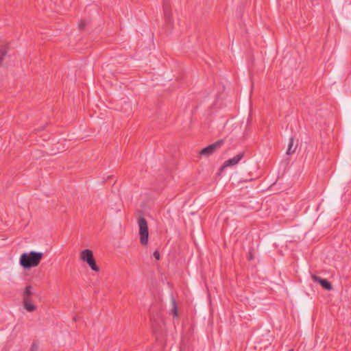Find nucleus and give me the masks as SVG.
Returning <instances> with one entry per match:
<instances>
[{"label":"nucleus","mask_w":351,"mask_h":351,"mask_svg":"<svg viewBox=\"0 0 351 351\" xmlns=\"http://www.w3.org/2000/svg\"><path fill=\"white\" fill-rule=\"evenodd\" d=\"M43 257V252L35 251L25 252L21 255L19 263L25 269L35 267L39 265Z\"/></svg>","instance_id":"f257e3e1"},{"label":"nucleus","mask_w":351,"mask_h":351,"mask_svg":"<svg viewBox=\"0 0 351 351\" xmlns=\"http://www.w3.org/2000/svg\"><path fill=\"white\" fill-rule=\"evenodd\" d=\"M138 226L139 228L140 243L143 245H146L148 243L149 238V230L147 220L143 217H138Z\"/></svg>","instance_id":"f03ea898"},{"label":"nucleus","mask_w":351,"mask_h":351,"mask_svg":"<svg viewBox=\"0 0 351 351\" xmlns=\"http://www.w3.org/2000/svg\"><path fill=\"white\" fill-rule=\"evenodd\" d=\"M223 141L219 140L204 148H203L200 152L199 154L204 156H211L219 147L223 145Z\"/></svg>","instance_id":"7ed1b4c3"},{"label":"nucleus","mask_w":351,"mask_h":351,"mask_svg":"<svg viewBox=\"0 0 351 351\" xmlns=\"http://www.w3.org/2000/svg\"><path fill=\"white\" fill-rule=\"evenodd\" d=\"M311 278L313 281L319 283L326 290H331L332 289L331 284L326 279L321 278L316 275H312Z\"/></svg>","instance_id":"20e7f679"},{"label":"nucleus","mask_w":351,"mask_h":351,"mask_svg":"<svg viewBox=\"0 0 351 351\" xmlns=\"http://www.w3.org/2000/svg\"><path fill=\"white\" fill-rule=\"evenodd\" d=\"M243 153H241V154H239L237 155H236L235 156H234L233 158H230L228 160H227L223 165V167H230V166H234L237 164L239 163V162L242 159V158L243 157Z\"/></svg>","instance_id":"39448f33"},{"label":"nucleus","mask_w":351,"mask_h":351,"mask_svg":"<svg viewBox=\"0 0 351 351\" xmlns=\"http://www.w3.org/2000/svg\"><path fill=\"white\" fill-rule=\"evenodd\" d=\"M80 258L82 261L88 263L94 258L93 253L88 249L84 250L80 254Z\"/></svg>","instance_id":"423d86ee"},{"label":"nucleus","mask_w":351,"mask_h":351,"mask_svg":"<svg viewBox=\"0 0 351 351\" xmlns=\"http://www.w3.org/2000/svg\"><path fill=\"white\" fill-rule=\"evenodd\" d=\"M294 139L293 137H291L289 140V143L288 145V149L286 152L287 155H291L295 152L296 146H294Z\"/></svg>","instance_id":"0eeeda50"},{"label":"nucleus","mask_w":351,"mask_h":351,"mask_svg":"<svg viewBox=\"0 0 351 351\" xmlns=\"http://www.w3.org/2000/svg\"><path fill=\"white\" fill-rule=\"evenodd\" d=\"M23 301L24 307L27 311L32 312L35 310L36 307L31 303L29 299H23Z\"/></svg>","instance_id":"6e6552de"},{"label":"nucleus","mask_w":351,"mask_h":351,"mask_svg":"<svg viewBox=\"0 0 351 351\" xmlns=\"http://www.w3.org/2000/svg\"><path fill=\"white\" fill-rule=\"evenodd\" d=\"M163 12H164V15H165V19L167 21H169L170 19L171 10H170V6L167 3H165L163 4Z\"/></svg>","instance_id":"1a4fd4ad"},{"label":"nucleus","mask_w":351,"mask_h":351,"mask_svg":"<svg viewBox=\"0 0 351 351\" xmlns=\"http://www.w3.org/2000/svg\"><path fill=\"white\" fill-rule=\"evenodd\" d=\"M32 294V287L29 285L27 286L23 291V299H29V296Z\"/></svg>","instance_id":"9d476101"},{"label":"nucleus","mask_w":351,"mask_h":351,"mask_svg":"<svg viewBox=\"0 0 351 351\" xmlns=\"http://www.w3.org/2000/svg\"><path fill=\"white\" fill-rule=\"evenodd\" d=\"M8 51V47L7 46H3L1 49H0V66L2 64V61L3 60V58L6 56Z\"/></svg>","instance_id":"9b49d317"},{"label":"nucleus","mask_w":351,"mask_h":351,"mask_svg":"<svg viewBox=\"0 0 351 351\" xmlns=\"http://www.w3.org/2000/svg\"><path fill=\"white\" fill-rule=\"evenodd\" d=\"M87 264L89 265V267L94 271H99V267L97 265L96 262L94 259V258L88 261Z\"/></svg>","instance_id":"f8f14e48"},{"label":"nucleus","mask_w":351,"mask_h":351,"mask_svg":"<svg viewBox=\"0 0 351 351\" xmlns=\"http://www.w3.org/2000/svg\"><path fill=\"white\" fill-rule=\"evenodd\" d=\"M172 304H173V315L177 316L178 315V311H177V306H176V302L174 298H172Z\"/></svg>","instance_id":"ddd939ff"},{"label":"nucleus","mask_w":351,"mask_h":351,"mask_svg":"<svg viewBox=\"0 0 351 351\" xmlns=\"http://www.w3.org/2000/svg\"><path fill=\"white\" fill-rule=\"evenodd\" d=\"M38 350V346L36 343H33L31 346L29 351H37Z\"/></svg>","instance_id":"4468645a"},{"label":"nucleus","mask_w":351,"mask_h":351,"mask_svg":"<svg viewBox=\"0 0 351 351\" xmlns=\"http://www.w3.org/2000/svg\"><path fill=\"white\" fill-rule=\"evenodd\" d=\"M154 256L156 260H159L160 258V253L158 251H155L154 252Z\"/></svg>","instance_id":"2eb2a0df"}]
</instances>
